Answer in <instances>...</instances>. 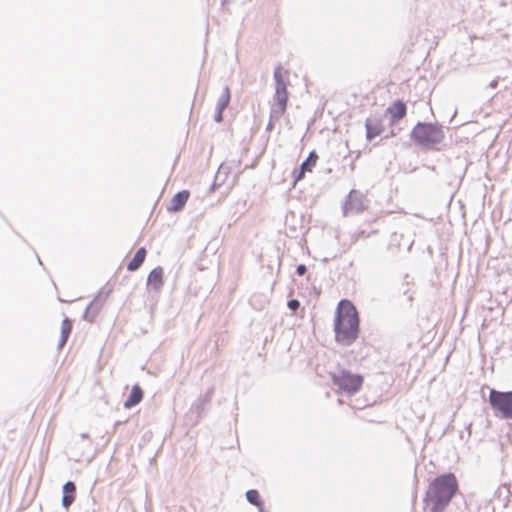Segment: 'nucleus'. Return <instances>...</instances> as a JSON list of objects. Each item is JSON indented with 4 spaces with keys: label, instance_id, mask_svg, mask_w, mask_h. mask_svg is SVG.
Instances as JSON below:
<instances>
[{
    "label": "nucleus",
    "instance_id": "nucleus-1",
    "mask_svg": "<svg viewBox=\"0 0 512 512\" xmlns=\"http://www.w3.org/2000/svg\"><path fill=\"white\" fill-rule=\"evenodd\" d=\"M335 341L343 346L352 345L360 332V319L355 305L347 300H340L334 318Z\"/></svg>",
    "mask_w": 512,
    "mask_h": 512
},
{
    "label": "nucleus",
    "instance_id": "nucleus-2",
    "mask_svg": "<svg viewBox=\"0 0 512 512\" xmlns=\"http://www.w3.org/2000/svg\"><path fill=\"white\" fill-rule=\"evenodd\" d=\"M458 487L457 478L451 472L435 477L423 499L429 512H444L457 493Z\"/></svg>",
    "mask_w": 512,
    "mask_h": 512
},
{
    "label": "nucleus",
    "instance_id": "nucleus-3",
    "mask_svg": "<svg viewBox=\"0 0 512 512\" xmlns=\"http://www.w3.org/2000/svg\"><path fill=\"white\" fill-rule=\"evenodd\" d=\"M411 140L426 150H439L445 138L443 127L438 123L417 122L410 133Z\"/></svg>",
    "mask_w": 512,
    "mask_h": 512
},
{
    "label": "nucleus",
    "instance_id": "nucleus-4",
    "mask_svg": "<svg viewBox=\"0 0 512 512\" xmlns=\"http://www.w3.org/2000/svg\"><path fill=\"white\" fill-rule=\"evenodd\" d=\"M489 403L496 417L512 419V391L502 392L491 389Z\"/></svg>",
    "mask_w": 512,
    "mask_h": 512
},
{
    "label": "nucleus",
    "instance_id": "nucleus-5",
    "mask_svg": "<svg viewBox=\"0 0 512 512\" xmlns=\"http://www.w3.org/2000/svg\"><path fill=\"white\" fill-rule=\"evenodd\" d=\"M331 379L334 385L348 394L358 392L363 383V377L360 374H353L345 369L331 373Z\"/></svg>",
    "mask_w": 512,
    "mask_h": 512
},
{
    "label": "nucleus",
    "instance_id": "nucleus-6",
    "mask_svg": "<svg viewBox=\"0 0 512 512\" xmlns=\"http://www.w3.org/2000/svg\"><path fill=\"white\" fill-rule=\"evenodd\" d=\"M367 209V200L363 193L358 190H351L347 195L342 207L343 215L350 216L362 213Z\"/></svg>",
    "mask_w": 512,
    "mask_h": 512
},
{
    "label": "nucleus",
    "instance_id": "nucleus-7",
    "mask_svg": "<svg viewBox=\"0 0 512 512\" xmlns=\"http://www.w3.org/2000/svg\"><path fill=\"white\" fill-rule=\"evenodd\" d=\"M318 160V155L316 151H311L306 158L305 161H303L298 168H295L292 172V177L294 180V184L298 181L302 180L305 177V174L307 172H311L312 168L316 165Z\"/></svg>",
    "mask_w": 512,
    "mask_h": 512
},
{
    "label": "nucleus",
    "instance_id": "nucleus-8",
    "mask_svg": "<svg viewBox=\"0 0 512 512\" xmlns=\"http://www.w3.org/2000/svg\"><path fill=\"white\" fill-rule=\"evenodd\" d=\"M273 100L271 119H280L287 109L288 94H274Z\"/></svg>",
    "mask_w": 512,
    "mask_h": 512
},
{
    "label": "nucleus",
    "instance_id": "nucleus-9",
    "mask_svg": "<svg viewBox=\"0 0 512 512\" xmlns=\"http://www.w3.org/2000/svg\"><path fill=\"white\" fill-rule=\"evenodd\" d=\"M387 112L390 114L391 124H395L404 118L407 112V106L402 100H396L388 107Z\"/></svg>",
    "mask_w": 512,
    "mask_h": 512
},
{
    "label": "nucleus",
    "instance_id": "nucleus-10",
    "mask_svg": "<svg viewBox=\"0 0 512 512\" xmlns=\"http://www.w3.org/2000/svg\"><path fill=\"white\" fill-rule=\"evenodd\" d=\"M62 500L61 504L65 509H68L75 501L76 498V485L73 481H67L62 487Z\"/></svg>",
    "mask_w": 512,
    "mask_h": 512
},
{
    "label": "nucleus",
    "instance_id": "nucleus-11",
    "mask_svg": "<svg viewBox=\"0 0 512 512\" xmlns=\"http://www.w3.org/2000/svg\"><path fill=\"white\" fill-rule=\"evenodd\" d=\"M163 268L158 266L154 268L148 275L147 278V287L148 289L159 291L164 282H163Z\"/></svg>",
    "mask_w": 512,
    "mask_h": 512
},
{
    "label": "nucleus",
    "instance_id": "nucleus-12",
    "mask_svg": "<svg viewBox=\"0 0 512 512\" xmlns=\"http://www.w3.org/2000/svg\"><path fill=\"white\" fill-rule=\"evenodd\" d=\"M190 196V192L188 190H182L176 193L168 206L169 212H179L186 205Z\"/></svg>",
    "mask_w": 512,
    "mask_h": 512
},
{
    "label": "nucleus",
    "instance_id": "nucleus-13",
    "mask_svg": "<svg viewBox=\"0 0 512 512\" xmlns=\"http://www.w3.org/2000/svg\"><path fill=\"white\" fill-rule=\"evenodd\" d=\"M103 302L104 299L101 298L100 294L96 296L86 307L82 318L88 322H93L97 313L103 306Z\"/></svg>",
    "mask_w": 512,
    "mask_h": 512
},
{
    "label": "nucleus",
    "instance_id": "nucleus-14",
    "mask_svg": "<svg viewBox=\"0 0 512 512\" xmlns=\"http://www.w3.org/2000/svg\"><path fill=\"white\" fill-rule=\"evenodd\" d=\"M365 128L366 138L368 141H372L383 131L382 123L377 118H367L365 121Z\"/></svg>",
    "mask_w": 512,
    "mask_h": 512
},
{
    "label": "nucleus",
    "instance_id": "nucleus-15",
    "mask_svg": "<svg viewBox=\"0 0 512 512\" xmlns=\"http://www.w3.org/2000/svg\"><path fill=\"white\" fill-rule=\"evenodd\" d=\"M143 399V390L136 384L132 387L128 398L124 402V407L130 409L141 402Z\"/></svg>",
    "mask_w": 512,
    "mask_h": 512
},
{
    "label": "nucleus",
    "instance_id": "nucleus-16",
    "mask_svg": "<svg viewBox=\"0 0 512 512\" xmlns=\"http://www.w3.org/2000/svg\"><path fill=\"white\" fill-rule=\"evenodd\" d=\"M146 255H147L146 249L144 247H140L134 254L133 258L128 263L127 269L129 271L138 270L142 266L143 262L145 261Z\"/></svg>",
    "mask_w": 512,
    "mask_h": 512
},
{
    "label": "nucleus",
    "instance_id": "nucleus-17",
    "mask_svg": "<svg viewBox=\"0 0 512 512\" xmlns=\"http://www.w3.org/2000/svg\"><path fill=\"white\" fill-rule=\"evenodd\" d=\"M73 322L68 317H65L62 321L61 326V336L58 343V349H61L67 342L71 331H72Z\"/></svg>",
    "mask_w": 512,
    "mask_h": 512
},
{
    "label": "nucleus",
    "instance_id": "nucleus-18",
    "mask_svg": "<svg viewBox=\"0 0 512 512\" xmlns=\"http://www.w3.org/2000/svg\"><path fill=\"white\" fill-rule=\"evenodd\" d=\"M231 100V92L229 86H225L222 94L218 98L216 108L225 110L230 103Z\"/></svg>",
    "mask_w": 512,
    "mask_h": 512
},
{
    "label": "nucleus",
    "instance_id": "nucleus-19",
    "mask_svg": "<svg viewBox=\"0 0 512 512\" xmlns=\"http://www.w3.org/2000/svg\"><path fill=\"white\" fill-rule=\"evenodd\" d=\"M246 499L247 501L256 506L257 508H261L263 501L261 499V496L256 489H250L246 492Z\"/></svg>",
    "mask_w": 512,
    "mask_h": 512
},
{
    "label": "nucleus",
    "instance_id": "nucleus-20",
    "mask_svg": "<svg viewBox=\"0 0 512 512\" xmlns=\"http://www.w3.org/2000/svg\"><path fill=\"white\" fill-rule=\"evenodd\" d=\"M275 94H288L287 83L285 81L275 84Z\"/></svg>",
    "mask_w": 512,
    "mask_h": 512
},
{
    "label": "nucleus",
    "instance_id": "nucleus-21",
    "mask_svg": "<svg viewBox=\"0 0 512 512\" xmlns=\"http://www.w3.org/2000/svg\"><path fill=\"white\" fill-rule=\"evenodd\" d=\"M274 80H275V84L277 83H281L283 81H285L283 79V75H282V67L281 66H277L274 70Z\"/></svg>",
    "mask_w": 512,
    "mask_h": 512
},
{
    "label": "nucleus",
    "instance_id": "nucleus-22",
    "mask_svg": "<svg viewBox=\"0 0 512 512\" xmlns=\"http://www.w3.org/2000/svg\"><path fill=\"white\" fill-rule=\"evenodd\" d=\"M503 490H505V492L507 493V495L505 496V498H507V501H509V496L511 494V490H510V484H507V483H504L502 485V487L499 488L498 490V494H499V497H501L502 493H503Z\"/></svg>",
    "mask_w": 512,
    "mask_h": 512
},
{
    "label": "nucleus",
    "instance_id": "nucleus-23",
    "mask_svg": "<svg viewBox=\"0 0 512 512\" xmlns=\"http://www.w3.org/2000/svg\"><path fill=\"white\" fill-rule=\"evenodd\" d=\"M209 400H210V399H209V394H207V395L205 396V398H203V399H199V400H198V403L195 405L196 410H197V412H198V413H200V410H201V409H203L204 405H205L207 402H209Z\"/></svg>",
    "mask_w": 512,
    "mask_h": 512
},
{
    "label": "nucleus",
    "instance_id": "nucleus-24",
    "mask_svg": "<svg viewBox=\"0 0 512 512\" xmlns=\"http://www.w3.org/2000/svg\"><path fill=\"white\" fill-rule=\"evenodd\" d=\"M287 306L290 310L296 311L300 307V302L297 299H290L287 302Z\"/></svg>",
    "mask_w": 512,
    "mask_h": 512
},
{
    "label": "nucleus",
    "instance_id": "nucleus-25",
    "mask_svg": "<svg viewBox=\"0 0 512 512\" xmlns=\"http://www.w3.org/2000/svg\"><path fill=\"white\" fill-rule=\"evenodd\" d=\"M225 110H222V109H218L216 108L215 110V114H214V121L217 122V123H220L223 121V112Z\"/></svg>",
    "mask_w": 512,
    "mask_h": 512
},
{
    "label": "nucleus",
    "instance_id": "nucleus-26",
    "mask_svg": "<svg viewBox=\"0 0 512 512\" xmlns=\"http://www.w3.org/2000/svg\"><path fill=\"white\" fill-rule=\"evenodd\" d=\"M306 272H307L306 265H304V264L297 265V267H296V274L298 276H304L306 274Z\"/></svg>",
    "mask_w": 512,
    "mask_h": 512
},
{
    "label": "nucleus",
    "instance_id": "nucleus-27",
    "mask_svg": "<svg viewBox=\"0 0 512 512\" xmlns=\"http://www.w3.org/2000/svg\"><path fill=\"white\" fill-rule=\"evenodd\" d=\"M277 119H271L269 120L267 126H266V130L267 131H271L274 127V121H276Z\"/></svg>",
    "mask_w": 512,
    "mask_h": 512
},
{
    "label": "nucleus",
    "instance_id": "nucleus-28",
    "mask_svg": "<svg viewBox=\"0 0 512 512\" xmlns=\"http://www.w3.org/2000/svg\"><path fill=\"white\" fill-rule=\"evenodd\" d=\"M81 439L89 440V435L87 433L80 434Z\"/></svg>",
    "mask_w": 512,
    "mask_h": 512
},
{
    "label": "nucleus",
    "instance_id": "nucleus-29",
    "mask_svg": "<svg viewBox=\"0 0 512 512\" xmlns=\"http://www.w3.org/2000/svg\"><path fill=\"white\" fill-rule=\"evenodd\" d=\"M496 86H497V80H493V81L490 83V87L495 88Z\"/></svg>",
    "mask_w": 512,
    "mask_h": 512
},
{
    "label": "nucleus",
    "instance_id": "nucleus-30",
    "mask_svg": "<svg viewBox=\"0 0 512 512\" xmlns=\"http://www.w3.org/2000/svg\"><path fill=\"white\" fill-rule=\"evenodd\" d=\"M258 509H259V512H266V511L264 510L263 505L261 506V508H258Z\"/></svg>",
    "mask_w": 512,
    "mask_h": 512
},
{
    "label": "nucleus",
    "instance_id": "nucleus-31",
    "mask_svg": "<svg viewBox=\"0 0 512 512\" xmlns=\"http://www.w3.org/2000/svg\"><path fill=\"white\" fill-rule=\"evenodd\" d=\"M37 262H38L40 265L42 264V262H41V260H40V258H39V257H38V259H37Z\"/></svg>",
    "mask_w": 512,
    "mask_h": 512
},
{
    "label": "nucleus",
    "instance_id": "nucleus-32",
    "mask_svg": "<svg viewBox=\"0 0 512 512\" xmlns=\"http://www.w3.org/2000/svg\"><path fill=\"white\" fill-rule=\"evenodd\" d=\"M37 262H38L40 265L42 264V262H41V260H40V258H39V257H38V259H37Z\"/></svg>",
    "mask_w": 512,
    "mask_h": 512
}]
</instances>
